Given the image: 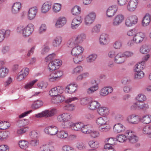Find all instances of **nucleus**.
I'll return each mask as SVG.
<instances>
[{"label":"nucleus","instance_id":"nucleus-1","mask_svg":"<svg viewBox=\"0 0 151 151\" xmlns=\"http://www.w3.org/2000/svg\"><path fill=\"white\" fill-rule=\"evenodd\" d=\"M45 61L48 63L47 69L50 72H52L58 69L62 64V62L61 60L54 59L53 57H45Z\"/></svg>","mask_w":151,"mask_h":151},{"label":"nucleus","instance_id":"nucleus-2","mask_svg":"<svg viewBox=\"0 0 151 151\" xmlns=\"http://www.w3.org/2000/svg\"><path fill=\"white\" fill-rule=\"evenodd\" d=\"M82 126L80 131L83 133L85 134H89L90 136L93 138H97L100 136V133L99 131L94 130L90 129L91 125L89 124H85L82 123Z\"/></svg>","mask_w":151,"mask_h":151},{"label":"nucleus","instance_id":"nucleus-3","mask_svg":"<svg viewBox=\"0 0 151 151\" xmlns=\"http://www.w3.org/2000/svg\"><path fill=\"white\" fill-rule=\"evenodd\" d=\"M34 29L33 25L32 24H29L25 28L21 26H18L17 31V32L22 34L24 37H27L32 34Z\"/></svg>","mask_w":151,"mask_h":151},{"label":"nucleus","instance_id":"nucleus-4","mask_svg":"<svg viewBox=\"0 0 151 151\" xmlns=\"http://www.w3.org/2000/svg\"><path fill=\"white\" fill-rule=\"evenodd\" d=\"M129 140L131 143H135L138 141V138L134 132L130 130H124L123 142Z\"/></svg>","mask_w":151,"mask_h":151},{"label":"nucleus","instance_id":"nucleus-5","mask_svg":"<svg viewBox=\"0 0 151 151\" xmlns=\"http://www.w3.org/2000/svg\"><path fill=\"white\" fill-rule=\"evenodd\" d=\"M62 122H63V123L62 124V126L63 129L70 128L72 130L74 131H80L83 123L80 122L74 123L70 121Z\"/></svg>","mask_w":151,"mask_h":151},{"label":"nucleus","instance_id":"nucleus-6","mask_svg":"<svg viewBox=\"0 0 151 151\" xmlns=\"http://www.w3.org/2000/svg\"><path fill=\"white\" fill-rule=\"evenodd\" d=\"M57 113V109L53 108L49 110H45L40 113L35 114V116L36 118L51 117L56 115Z\"/></svg>","mask_w":151,"mask_h":151},{"label":"nucleus","instance_id":"nucleus-7","mask_svg":"<svg viewBox=\"0 0 151 151\" xmlns=\"http://www.w3.org/2000/svg\"><path fill=\"white\" fill-rule=\"evenodd\" d=\"M58 128L54 125L47 127L44 129V131L45 134L51 136H55L57 135L58 132Z\"/></svg>","mask_w":151,"mask_h":151},{"label":"nucleus","instance_id":"nucleus-8","mask_svg":"<svg viewBox=\"0 0 151 151\" xmlns=\"http://www.w3.org/2000/svg\"><path fill=\"white\" fill-rule=\"evenodd\" d=\"M40 149L41 151H53L55 149L54 142L51 140H49L46 144L41 146Z\"/></svg>","mask_w":151,"mask_h":151},{"label":"nucleus","instance_id":"nucleus-9","mask_svg":"<svg viewBox=\"0 0 151 151\" xmlns=\"http://www.w3.org/2000/svg\"><path fill=\"white\" fill-rule=\"evenodd\" d=\"M140 120V119L138 115L132 114L129 115L126 119V121L130 124H137Z\"/></svg>","mask_w":151,"mask_h":151},{"label":"nucleus","instance_id":"nucleus-10","mask_svg":"<svg viewBox=\"0 0 151 151\" xmlns=\"http://www.w3.org/2000/svg\"><path fill=\"white\" fill-rule=\"evenodd\" d=\"M72 116L70 113L67 112L63 113L58 115L57 119L58 122L70 121L72 119Z\"/></svg>","mask_w":151,"mask_h":151},{"label":"nucleus","instance_id":"nucleus-11","mask_svg":"<svg viewBox=\"0 0 151 151\" xmlns=\"http://www.w3.org/2000/svg\"><path fill=\"white\" fill-rule=\"evenodd\" d=\"M113 91V89L110 86L103 87L99 91V95L101 97L106 96L111 93Z\"/></svg>","mask_w":151,"mask_h":151},{"label":"nucleus","instance_id":"nucleus-12","mask_svg":"<svg viewBox=\"0 0 151 151\" xmlns=\"http://www.w3.org/2000/svg\"><path fill=\"white\" fill-rule=\"evenodd\" d=\"M63 88L60 86H58L51 88L49 92V94L51 96H54L62 93L63 91Z\"/></svg>","mask_w":151,"mask_h":151},{"label":"nucleus","instance_id":"nucleus-13","mask_svg":"<svg viewBox=\"0 0 151 151\" xmlns=\"http://www.w3.org/2000/svg\"><path fill=\"white\" fill-rule=\"evenodd\" d=\"M96 124L99 126H102L108 125L109 123V119L105 116H101L97 118L96 120Z\"/></svg>","mask_w":151,"mask_h":151},{"label":"nucleus","instance_id":"nucleus-14","mask_svg":"<svg viewBox=\"0 0 151 151\" xmlns=\"http://www.w3.org/2000/svg\"><path fill=\"white\" fill-rule=\"evenodd\" d=\"M78 85L74 83H71L68 85L65 88V91L69 94H73L77 90Z\"/></svg>","mask_w":151,"mask_h":151},{"label":"nucleus","instance_id":"nucleus-15","mask_svg":"<svg viewBox=\"0 0 151 151\" xmlns=\"http://www.w3.org/2000/svg\"><path fill=\"white\" fill-rule=\"evenodd\" d=\"M137 17L136 15H132L128 17L126 20L125 25L127 27L132 26L137 22Z\"/></svg>","mask_w":151,"mask_h":151},{"label":"nucleus","instance_id":"nucleus-16","mask_svg":"<svg viewBox=\"0 0 151 151\" xmlns=\"http://www.w3.org/2000/svg\"><path fill=\"white\" fill-rule=\"evenodd\" d=\"M145 36V34L141 32H137L134 36L132 40L134 42L139 43L142 42Z\"/></svg>","mask_w":151,"mask_h":151},{"label":"nucleus","instance_id":"nucleus-17","mask_svg":"<svg viewBox=\"0 0 151 151\" xmlns=\"http://www.w3.org/2000/svg\"><path fill=\"white\" fill-rule=\"evenodd\" d=\"M84 50V49L81 46L77 45L72 49L71 54L73 56H78L82 53Z\"/></svg>","mask_w":151,"mask_h":151},{"label":"nucleus","instance_id":"nucleus-18","mask_svg":"<svg viewBox=\"0 0 151 151\" xmlns=\"http://www.w3.org/2000/svg\"><path fill=\"white\" fill-rule=\"evenodd\" d=\"M96 14L94 12H91L86 16L85 22L86 25H88L91 24L96 18Z\"/></svg>","mask_w":151,"mask_h":151},{"label":"nucleus","instance_id":"nucleus-19","mask_svg":"<svg viewBox=\"0 0 151 151\" xmlns=\"http://www.w3.org/2000/svg\"><path fill=\"white\" fill-rule=\"evenodd\" d=\"M138 0H130L127 6V9L130 12L134 11L137 7Z\"/></svg>","mask_w":151,"mask_h":151},{"label":"nucleus","instance_id":"nucleus-20","mask_svg":"<svg viewBox=\"0 0 151 151\" xmlns=\"http://www.w3.org/2000/svg\"><path fill=\"white\" fill-rule=\"evenodd\" d=\"M118 10V7L116 5L109 7L106 11V15L108 17H112L114 16Z\"/></svg>","mask_w":151,"mask_h":151},{"label":"nucleus","instance_id":"nucleus-21","mask_svg":"<svg viewBox=\"0 0 151 151\" xmlns=\"http://www.w3.org/2000/svg\"><path fill=\"white\" fill-rule=\"evenodd\" d=\"M100 106V104L98 101L93 100L92 98L87 107L90 110L94 111L98 109Z\"/></svg>","mask_w":151,"mask_h":151},{"label":"nucleus","instance_id":"nucleus-22","mask_svg":"<svg viewBox=\"0 0 151 151\" xmlns=\"http://www.w3.org/2000/svg\"><path fill=\"white\" fill-rule=\"evenodd\" d=\"M97 112L99 115L103 116L108 115L109 113V108L105 106H100L97 109Z\"/></svg>","mask_w":151,"mask_h":151},{"label":"nucleus","instance_id":"nucleus-23","mask_svg":"<svg viewBox=\"0 0 151 151\" xmlns=\"http://www.w3.org/2000/svg\"><path fill=\"white\" fill-rule=\"evenodd\" d=\"M65 100V96L60 94L53 96L51 100V102L53 104H56L63 102Z\"/></svg>","mask_w":151,"mask_h":151},{"label":"nucleus","instance_id":"nucleus-24","mask_svg":"<svg viewBox=\"0 0 151 151\" xmlns=\"http://www.w3.org/2000/svg\"><path fill=\"white\" fill-rule=\"evenodd\" d=\"M151 50V45L147 44L142 45L140 48V52L142 54H147Z\"/></svg>","mask_w":151,"mask_h":151},{"label":"nucleus","instance_id":"nucleus-25","mask_svg":"<svg viewBox=\"0 0 151 151\" xmlns=\"http://www.w3.org/2000/svg\"><path fill=\"white\" fill-rule=\"evenodd\" d=\"M37 11V9L36 7H33L30 9L28 13V18L30 20L33 19L36 15Z\"/></svg>","mask_w":151,"mask_h":151},{"label":"nucleus","instance_id":"nucleus-26","mask_svg":"<svg viewBox=\"0 0 151 151\" xmlns=\"http://www.w3.org/2000/svg\"><path fill=\"white\" fill-rule=\"evenodd\" d=\"M123 21V15L119 14L116 16L113 19L112 24L114 26H118Z\"/></svg>","mask_w":151,"mask_h":151},{"label":"nucleus","instance_id":"nucleus-27","mask_svg":"<svg viewBox=\"0 0 151 151\" xmlns=\"http://www.w3.org/2000/svg\"><path fill=\"white\" fill-rule=\"evenodd\" d=\"M100 42L101 45H105L108 43V35L106 34H102L100 36Z\"/></svg>","mask_w":151,"mask_h":151},{"label":"nucleus","instance_id":"nucleus-28","mask_svg":"<svg viewBox=\"0 0 151 151\" xmlns=\"http://www.w3.org/2000/svg\"><path fill=\"white\" fill-rule=\"evenodd\" d=\"M68 132L63 130L58 131V132L57 135V136L58 138L62 139H66L68 138Z\"/></svg>","mask_w":151,"mask_h":151},{"label":"nucleus","instance_id":"nucleus-29","mask_svg":"<svg viewBox=\"0 0 151 151\" xmlns=\"http://www.w3.org/2000/svg\"><path fill=\"white\" fill-rule=\"evenodd\" d=\"M9 70L6 67H1L0 68V78H3L8 75Z\"/></svg>","mask_w":151,"mask_h":151},{"label":"nucleus","instance_id":"nucleus-30","mask_svg":"<svg viewBox=\"0 0 151 151\" xmlns=\"http://www.w3.org/2000/svg\"><path fill=\"white\" fill-rule=\"evenodd\" d=\"M92 98L90 96H87L81 98L80 100V103L82 106L88 105L91 101Z\"/></svg>","mask_w":151,"mask_h":151},{"label":"nucleus","instance_id":"nucleus-31","mask_svg":"<svg viewBox=\"0 0 151 151\" xmlns=\"http://www.w3.org/2000/svg\"><path fill=\"white\" fill-rule=\"evenodd\" d=\"M150 22H151V19L150 14H147L144 17L142 20V25L143 26H147L149 24Z\"/></svg>","mask_w":151,"mask_h":151},{"label":"nucleus","instance_id":"nucleus-32","mask_svg":"<svg viewBox=\"0 0 151 151\" xmlns=\"http://www.w3.org/2000/svg\"><path fill=\"white\" fill-rule=\"evenodd\" d=\"M21 7V4L20 2L14 3L12 6V12L14 14L18 13Z\"/></svg>","mask_w":151,"mask_h":151},{"label":"nucleus","instance_id":"nucleus-33","mask_svg":"<svg viewBox=\"0 0 151 151\" xmlns=\"http://www.w3.org/2000/svg\"><path fill=\"white\" fill-rule=\"evenodd\" d=\"M88 145L91 148H98L99 147V142L94 140H90L88 141Z\"/></svg>","mask_w":151,"mask_h":151},{"label":"nucleus","instance_id":"nucleus-34","mask_svg":"<svg viewBox=\"0 0 151 151\" xmlns=\"http://www.w3.org/2000/svg\"><path fill=\"white\" fill-rule=\"evenodd\" d=\"M66 20L65 18H59L55 24L56 27L58 28L61 27L66 24Z\"/></svg>","mask_w":151,"mask_h":151},{"label":"nucleus","instance_id":"nucleus-35","mask_svg":"<svg viewBox=\"0 0 151 151\" xmlns=\"http://www.w3.org/2000/svg\"><path fill=\"white\" fill-rule=\"evenodd\" d=\"M18 145L21 149L25 150L29 147V142L25 140H21L19 141Z\"/></svg>","mask_w":151,"mask_h":151},{"label":"nucleus","instance_id":"nucleus-36","mask_svg":"<svg viewBox=\"0 0 151 151\" xmlns=\"http://www.w3.org/2000/svg\"><path fill=\"white\" fill-rule=\"evenodd\" d=\"M114 132L116 133H121L123 131V124L121 123L116 124L114 127Z\"/></svg>","mask_w":151,"mask_h":151},{"label":"nucleus","instance_id":"nucleus-37","mask_svg":"<svg viewBox=\"0 0 151 151\" xmlns=\"http://www.w3.org/2000/svg\"><path fill=\"white\" fill-rule=\"evenodd\" d=\"M99 88V85L97 83L95 85L88 88L86 90V93L89 94H92L95 91H97Z\"/></svg>","mask_w":151,"mask_h":151},{"label":"nucleus","instance_id":"nucleus-38","mask_svg":"<svg viewBox=\"0 0 151 151\" xmlns=\"http://www.w3.org/2000/svg\"><path fill=\"white\" fill-rule=\"evenodd\" d=\"M43 103L41 100H37L33 102L32 105V108L35 109H38L43 105Z\"/></svg>","mask_w":151,"mask_h":151},{"label":"nucleus","instance_id":"nucleus-39","mask_svg":"<svg viewBox=\"0 0 151 151\" xmlns=\"http://www.w3.org/2000/svg\"><path fill=\"white\" fill-rule=\"evenodd\" d=\"M135 99L138 102L142 103L146 100L147 98L143 94L140 93L136 96Z\"/></svg>","mask_w":151,"mask_h":151},{"label":"nucleus","instance_id":"nucleus-40","mask_svg":"<svg viewBox=\"0 0 151 151\" xmlns=\"http://www.w3.org/2000/svg\"><path fill=\"white\" fill-rule=\"evenodd\" d=\"M144 124H149L151 122V116L149 115H145L143 116L140 119Z\"/></svg>","mask_w":151,"mask_h":151},{"label":"nucleus","instance_id":"nucleus-41","mask_svg":"<svg viewBox=\"0 0 151 151\" xmlns=\"http://www.w3.org/2000/svg\"><path fill=\"white\" fill-rule=\"evenodd\" d=\"M37 81V79H35L27 83L24 85V88L27 90L32 88Z\"/></svg>","mask_w":151,"mask_h":151},{"label":"nucleus","instance_id":"nucleus-42","mask_svg":"<svg viewBox=\"0 0 151 151\" xmlns=\"http://www.w3.org/2000/svg\"><path fill=\"white\" fill-rule=\"evenodd\" d=\"M86 38V36L84 34L82 33L76 37L75 39L78 44H79L82 42L83 41L85 40Z\"/></svg>","mask_w":151,"mask_h":151},{"label":"nucleus","instance_id":"nucleus-43","mask_svg":"<svg viewBox=\"0 0 151 151\" xmlns=\"http://www.w3.org/2000/svg\"><path fill=\"white\" fill-rule=\"evenodd\" d=\"M10 126V123L6 121L0 122V129H7Z\"/></svg>","mask_w":151,"mask_h":151},{"label":"nucleus","instance_id":"nucleus-44","mask_svg":"<svg viewBox=\"0 0 151 151\" xmlns=\"http://www.w3.org/2000/svg\"><path fill=\"white\" fill-rule=\"evenodd\" d=\"M62 41V39L61 37H57L54 39L52 42V45L54 47H58L61 44Z\"/></svg>","mask_w":151,"mask_h":151},{"label":"nucleus","instance_id":"nucleus-45","mask_svg":"<svg viewBox=\"0 0 151 151\" xmlns=\"http://www.w3.org/2000/svg\"><path fill=\"white\" fill-rule=\"evenodd\" d=\"M134 78L135 79H139L143 77L144 73L142 71H134Z\"/></svg>","mask_w":151,"mask_h":151},{"label":"nucleus","instance_id":"nucleus-46","mask_svg":"<svg viewBox=\"0 0 151 151\" xmlns=\"http://www.w3.org/2000/svg\"><path fill=\"white\" fill-rule=\"evenodd\" d=\"M50 8V5L47 2H46L43 4L42 6V12L43 13H45L48 12Z\"/></svg>","mask_w":151,"mask_h":151},{"label":"nucleus","instance_id":"nucleus-47","mask_svg":"<svg viewBox=\"0 0 151 151\" xmlns=\"http://www.w3.org/2000/svg\"><path fill=\"white\" fill-rule=\"evenodd\" d=\"M143 62H139L134 66V71H142L145 67L144 64H142Z\"/></svg>","mask_w":151,"mask_h":151},{"label":"nucleus","instance_id":"nucleus-48","mask_svg":"<svg viewBox=\"0 0 151 151\" xmlns=\"http://www.w3.org/2000/svg\"><path fill=\"white\" fill-rule=\"evenodd\" d=\"M29 135L32 139L37 138L39 137V132L36 130H32L29 132Z\"/></svg>","mask_w":151,"mask_h":151},{"label":"nucleus","instance_id":"nucleus-49","mask_svg":"<svg viewBox=\"0 0 151 151\" xmlns=\"http://www.w3.org/2000/svg\"><path fill=\"white\" fill-rule=\"evenodd\" d=\"M89 76L88 72H85L78 75L76 78L77 81H80L87 77Z\"/></svg>","mask_w":151,"mask_h":151},{"label":"nucleus","instance_id":"nucleus-50","mask_svg":"<svg viewBox=\"0 0 151 151\" xmlns=\"http://www.w3.org/2000/svg\"><path fill=\"white\" fill-rule=\"evenodd\" d=\"M83 68L82 67L80 66H79L74 68L71 71L72 74H76L79 73L82 71Z\"/></svg>","mask_w":151,"mask_h":151},{"label":"nucleus","instance_id":"nucleus-51","mask_svg":"<svg viewBox=\"0 0 151 151\" xmlns=\"http://www.w3.org/2000/svg\"><path fill=\"white\" fill-rule=\"evenodd\" d=\"M48 78V81L50 82H54L58 80L54 72L49 74Z\"/></svg>","mask_w":151,"mask_h":151},{"label":"nucleus","instance_id":"nucleus-52","mask_svg":"<svg viewBox=\"0 0 151 151\" xmlns=\"http://www.w3.org/2000/svg\"><path fill=\"white\" fill-rule=\"evenodd\" d=\"M63 109L69 111H73L75 109V106L73 104L65 105L63 106Z\"/></svg>","mask_w":151,"mask_h":151},{"label":"nucleus","instance_id":"nucleus-53","mask_svg":"<svg viewBox=\"0 0 151 151\" xmlns=\"http://www.w3.org/2000/svg\"><path fill=\"white\" fill-rule=\"evenodd\" d=\"M71 12L73 15H77L81 12V8L77 6H75L72 9Z\"/></svg>","mask_w":151,"mask_h":151},{"label":"nucleus","instance_id":"nucleus-54","mask_svg":"<svg viewBox=\"0 0 151 151\" xmlns=\"http://www.w3.org/2000/svg\"><path fill=\"white\" fill-rule=\"evenodd\" d=\"M62 150L63 151H76L75 149L67 145L63 146L62 147Z\"/></svg>","mask_w":151,"mask_h":151},{"label":"nucleus","instance_id":"nucleus-55","mask_svg":"<svg viewBox=\"0 0 151 151\" xmlns=\"http://www.w3.org/2000/svg\"><path fill=\"white\" fill-rule=\"evenodd\" d=\"M28 129L29 127H27L19 128L17 130V134L19 135H21L26 132Z\"/></svg>","mask_w":151,"mask_h":151},{"label":"nucleus","instance_id":"nucleus-56","mask_svg":"<svg viewBox=\"0 0 151 151\" xmlns=\"http://www.w3.org/2000/svg\"><path fill=\"white\" fill-rule=\"evenodd\" d=\"M9 132H7L2 131L0 132V141H2L6 139L8 136Z\"/></svg>","mask_w":151,"mask_h":151},{"label":"nucleus","instance_id":"nucleus-57","mask_svg":"<svg viewBox=\"0 0 151 151\" xmlns=\"http://www.w3.org/2000/svg\"><path fill=\"white\" fill-rule=\"evenodd\" d=\"M78 44L75 39L74 40H70L69 41L68 43V46L70 48L74 47L75 46H76Z\"/></svg>","mask_w":151,"mask_h":151},{"label":"nucleus","instance_id":"nucleus-58","mask_svg":"<svg viewBox=\"0 0 151 151\" xmlns=\"http://www.w3.org/2000/svg\"><path fill=\"white\" fill-rule=\"evenodd\" d=\"M76 147L79 150H83L86 148L85 145L82 142H79L76 144Z\"/></svg>","mask_w":151,"mask_h":151},{"label":"nucleus","instance_id":"nucleus-59","mask_svg":"<svg viewBox=\"0 0 151 151\" xmlns=\"http://www.w3.org/2000/svg\"><path fill=\"white\" fill-rule=\"evenodd\" d=\"M54 72L58 80L62 77L63 75V72L62 70H57Z\"/></svg>","mask_w":151,"mask_h":151},{"label":"nucleus","instance_id":"nucleus-60","mask_svg":"<svg viewBox=\"0 0 151 151\" xmlns=\"http://www.w3.org/2000/svg\"><path fill=\"white\" fill-rule=\"evenodd\" d=\"M61 7V4L58 3H55L54 4L53 7V10L55 12H58L60 10Z\"/></svg>","mask_w":151,"mask_h":151},{"label":"nucleus","instance_id":"nucleus-61","mask_svg":"<svg viewBox=\"0 0 151 151\" xmlns=\"http://www.w3.org/2000/svg\"><path fill=\"white\" fill-rule=\"evenodd\" d=\"M29 69L27 68H24L19 73L22 74L25 77H26L28 74L29 73Z\"/></svg>","mask_w":151,"mask_h":151},{"label":"nucleus","instance_id":"nucleus-62","mask_svg":"<svg viewBox=\"0 0 151 151\" xmlns=\"http://www.w3.org/2000/svg\"><path fill=\"white\" fill-rule=\"evenodd\" d=\"M143 133L145 134H148V137H151V132L147 126L145 127L142 129Z\"/></svg>","mask_w":151,"mask_h":151},{"label":"nucleus","instance_id":"nucleus-63","mask_svg":"<svg viewBox=\"0 0 151 151\" xmlns=\"http://www.w3.org/2000/svg\"><path fill=\"white\" fill-rule=\"evenodd\" d=\"M13 82V78L10 77H9L6 79L4 85L5 87L9 86Z\"/></svg>","mask_w":151,"mask_h":151},{"label":"nucleus","instance_id":"nucleus-64","mask_svg":"<svg viewBox=\"0 0 151 151\" xmlns=\"http://www.w3.org/2000/svg\"><path fill=\"white\" fill-rule=\"evenodd\" d=\"M137 32V30L135 29H133L127 32V34L129 36H134Z\"/></svg>","mask_w":151,"mask_h":151}]
</instances>
